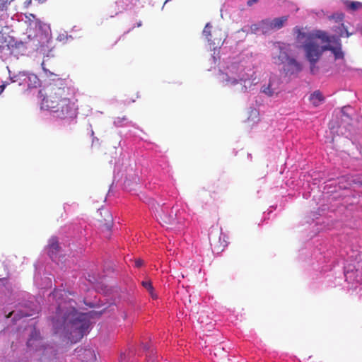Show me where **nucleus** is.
Listing matches in <instances>:
<instances>
[{"mask_svg":"<svg viewBox=\"0 0 362 362\" xmlns=\"http://www.w3.org/2000/svg\"><path fill=\"white\" fill-rule=\"evenodd\" d=\"M324 49L325 51H331L333 53L336 60L342 59L344 57V54L341 49V43L339 37L335 39L332 43L324 45Z\"/></svg>","mask_w":362,"mask_h":362,"instance_id":"nucleus-11","label":"nucleus"},{"mask_svg":"<svg viewBox=\"0 0 362 362\" xmlns=\"http://www.w3.org/2000/svg\"><path fill=\"white\" fill-rule=\"evenodd\" d=\"M25 76V74H23ZM27 77V84L28 88H36L40 84V81L37 76V75L34 74H30L26 75Z\"/></svg>","mask_w":362,"mask_h":362,"instance_id":"nucleus-20","label":"nucleus"},{"mask_svg":"<svg viewBox=\"0 0 362 362\" xmlns=\"http://www.w3.org/2000/svg\"><path fill=\"white\" fill-rule=\"evenodd\" d=\"M126 119H127L126 117H116V118L115 119V120H114V123H115V124H116V125H118V126H119V125H120V124H121V123L122 122V121L126 120Z\"/></svg>","mask_w":362,"mask_h":362,"instance_id":"nucleus-31","label":"nucleus"},{"mask_svg":"<svg viewBox=\"0 0 362 362\" xmlns=\"http://www.w3.org/2000/svg\"><path fill=\"white\" fill-rule=\"evenodd\" d=\"M5 88H6V85L5 84H3V85L0 86V95L4 90Z\"/></svg>","mask_w":362,"mask_h":362,"instance_id":"nucleus-36","label":"nucleus"},{"mask_svg":"<svg viewBox=\"0 0 362 362\" xmlns=\"http://www.w3.org/2000/svg\"><path fill=\"white\" fill-rule=\"evenodd\" d=\"M143 264H144V261H143L142 259H136V260L135 261V266H136V267H141V266L143 265Z\"/></svg>","mask_w":362,"mask_h":362,"instance_id":"nucleus-33","label":"nucleus"},{"mask_svg":"<svg viewBox=\"0 0 362 362\" xmlns=\"http://www.w3.org/2000/svg\"><path fill=\"white\" fill-rule=\"evenodd\" d=\"M221 81L227 86L240 84L241 91L244 93L258 83L255 72L252 74H247L242 66L236 64H232L228 68V72L221 74Z\"/></svg>","mask_w":362,"mask_h":362,"instance_id":"nucleus-2","label":"nucleus"},{"mask_svg":"<svg viewBox=\"0 0 362 362\" xmlns=\"http://www.w3.org/2000/svg\"><path fill=\"white\" fill-rule=\"evenodd\" d=\"M345 278L350 283L362 284V270H347L345 272Z\"/></svg>","mask_w":362,"mask_h":362,"instance_id":"nucleus-15","label":"nucleus"},{"mask_svg":"<svg viewBox=\"0 0 362 362\" xmlns=\"http://www.w3.org/2000/svg\"><path fill=\"white\" fill-rule=\"evenodd\" d=\"M293 30L296 34V40L298 42H301L303 39H306V42H308V37L312 36L310 34L308 35L303 32L301 29L298 27H295Z\"/></svg>","mask_w":362,"mask_h":362,"instance_id":"nucleus-22","label":"nucleus"},{"mask_svg":"<svg viewBox=\"0 0 362 362\" xmlns=\"http://www.w3.org/2000/svg\"><path fill=\"white\" fill-rule=\"evenodd\" d=\"M262 91L267 95L271 97L277 95L279 90V88L275 86V81L270 79L267 86L264 85L262 86Z\"/></svg>","mask_w":362,"mask_h":362,"instance_id":"nucleus-17","label":"nucleus"},{"mask_svg":"<svg viewBox=\"0 0 362 362\" xmlns=\"http://www.w3.org/2000/svg\"><path fill=\"white\" fill-rule=\"evenodd\" d=\"M158 213L160 220L164 226H172L179 223L176 218V211L173 209L169 210L167 207H162Z\"/></svg>","mask_w":362,"mask_h":362,"instance_id":"nucleus-8","label":"nucleus"},{"mask_svg":"<svg viewBox=\"0 0 362 362\" xmlns=\"http://www.w3.org/2000/svg\"><path fill=\"white\" fill-rule=\"evenodd\" d=\"M62 291H54V292L52 293V295L54 296V297H59L61 296H62Z\"/></svg>","mask_w":362,"mask_h":362,"instance_id":"nucleus-32","label":"nucleus"},{"mask_svg":"<svg viewBox=\"0 0 362 362\" xmlns=\"http://www.w3.org/2000/svg\"><path fill=\"white\" fill-rule=\"evenodd\" d=\"M346 6L348 9L353 11L362 8V3L359 1H346Z\"/></svg>","mask_w":362,"mask_h":362,"instance_id":"nucleus-25","label":"nucleus"},{"mask_svg":"<svg viewBox=\"0 0 362 362\" xmlns=\"http://www.w3.org/2000/svg\"><path fill=\"white\" fill-rule=\"evenodd\" d=\"M302 70L301 64L295 59H289L284 66V71L287 75H293Z\"/></svg>","mask_w":362,"mask_h":362,"instance_id":"nucleus-13","label":"nucleus"},{"mask_svg":"<svg viewBox=\"0 0 362 362\" xmlns=\"http://www.w3.org/2000/svg\"><path fill=\"white\" fill-rule=\"evenodd\" d=\"M257 2H258V0H249L247 2V6H251L252 5H253L254 4H255Z\"/></svg>","mask_w":362,"mask_h":362,"instance_id":"nucleus-35","label":"nucleus"},{"mask_svg":"<svg viewBox=\"0 0 362 362\" xmlns=\"http://www.w3.org/2000/svg\"><path fill=\"white\" fill-rule=\"evenodd\" d=\"M57 353L53 347H44L42 361L50 360L56 358Z\"/></svg>","mask_w":362,"mask_h":362,"instance_id":"nucleus-19","label":"nucleus"},{"mask_svg":"<svg viewBox=\"0 0 362 362\" xmlns=\"http://www.w3.org/2000/svg\"><path fill=\"white\" fill-rule=\"evenodd\" d=\"M263 25H262V21H259L258 23H255L251 25L250 26V30L252 33H257V32L261 30L263 33Z\"/></svg>","mask_w":362,"mask_h":362,"instance_id":"nucleus-26","label":"nucleus"},{"mask_svg":"<svg viewBox=\"0 0 362 362\" xmlns=\"http://www.w3.org/2000/svg\"><path fill=\"white\" fill-rule=\"evenodd\" d=\"M14 0H0V11H6L8 6L13 2Z\"/></svg>","mask_w":362,"mask_h":362,"instance_id":"nucleus-27","label":"nucleus"},{"mask_svg":"<svg viewBox=\"0 0 362 362\" xmlns=\"http://www.w3.org/2000/svg\"><path fill=\"white\" fill-rule=\"evenodd\" d=\"M324 97L320 91L316 90L310 96V101L312 104L317 107L324 100Z\"/></svg>","mask_w":362,"mask_h":362,"instance_id":"nucleus-21","label":"nucleus"},{"mask_svg":"<svg viewBox=\"0 0 362 362\" xmlns=\"http://www.w3.org/2000/svg\"><path fill=\"white\" fill-rule=\"evenodd\" d=\"M305 55L310 64H316L322 57L325 49L324 45L320 46L318 41H317L313 36L308 38L303 46Z\"/></svg>","mask_w":362,"mask_h":362,"instance_id":"nucleus-6","label":"nucleus"},{"mask_svg":"<svg viewBox=\"0 0 362 362\" xmlns=\"http://www.w3.org/2000/svg\"><path fill=\"white\" fill-rule=\"evenodd\" d=\"M342 30H341L339 33V37H344V35L346 37H349L352 35V33H349L348 30L344 27V24H341Z\"/></svg>","mask_w":362,"mask_h":362,"instance_id":"nucleus-30","label":"nucleus"},{"mask_svg":"<svg viewBox=\"0 0 362 362\" xmlns=\"http://www.w3.org/2000/svg\"><path fill=\"white\" fill-rule=\"evenodd\" d=\"M48 249V255L49 256L53 259L55 257L59 251L60 247L59 245L58 239L56 237H52L47 245Z\"/></svg>","mask_w":362,"mask_h":362,"instance_id":"nucleus-16","label":"nucleus"},{"mask_svg":"<svg viewBox=\"0 0 362 362\" xmlns=\"http://www.w3.org/2000/svg\"><path fill=\"white\" fill-rule=\"evenodd\" d=\"M144 349H148V347L147 346V345H144Z\"/></svg>","mask_w":362,"mask_h":362,"instance_id":"nucleus-37","label":"nucleus"},{"mask_svg":"<svg viewBox=\"0 0 362 362\" xmlns=\"http://www.w3.org/2000/svg\"><path fill=\"white\" fill-rule=\"evenodd\" d=\"M134 352L129 350L127 353L122 354L119 362H134Z\"/></svg>","mask_w":362,"mask_h":362,"instance_id":"nucleus-24","label":"nucleus"},{"mask_svg":"<svg viewBox=\"0 0 362 362\" xmlns=\"http://www.w3.org/2000/svg\"><path fill=\"white\" fill-rule=\"evenodd\" d=\"M99 214L100 218L98 221L100 226L107 230H110L112 226L113 218L110 211L105 209H99Z\"/></svg>","mask_w":362,"mask_h":362,"instance_id":"nucleus-12","label":"nucleus"},{"mask_svg":"<svg viewBox=\"0 0 362 362\" xmlns=\"http://www.w3.org/2000/svg\"><path fill=\"white\" fill-rule=\"evenodd\" d=\"M146 362H158L157 359L156 358L153 351H151L146 356Z\"/></svg>","mask_w":362,"mask_h":362,"instance_id":"nucleus-29","label":"nucleus"},{"mask_svg":"<svg viewBox=\"0 0 362 362\" xmlns=\"http://www.w3.org/2000/svg\"><path fill=\"white\" fill-rule=\"evenodd\" d=\"M141 284L149 292L152 298H157V295L154 293L153 287L151 281H143Z\"/></svg>","mask_w":362,"mask_h":362,"instance_id":"nucleus-23","label":"nucleus"},{"mask_svg":"<svg viewBox=\"0 0 362 362\" xmlns=\"http://www.w3.org/2000/svg\"><path fill=\"white\" fill-rule=\"evenodd\" d=\"M78 110L77 100L69 98L67 100H64L63 103L59 104L49 111L56 118L71 122L76 119L78 113Z\"/></svg>","mask_w":362,"mask_h":362,"instance_id":"nucleus-4","label":"nucleus"},{"mask_svg":"<svg viewBox=\"0 0 362 362\" xmlns=\"http://www.w3.org/2000/svg\"><path fill=\"white\" fill-rule=\"evenodd\" d=\"M288 19V16H284L275 18L273 20L264 19L262 20L263 27V34H267L272 30H279L284 26Z\"/></svg>","mask_w":362,"mask_h":362,"instance_id":"nucleus-7","label":"nucleus"},{"mask_svg":"<svg viewBox=\"0 0 362 362\" xmlns=\"http://www.w3.org/2000/svg\"><path fill=\"white\" fill-rule=\"evenodd\" d=\"M317 41V40H321L322 42H326L327 44L332 43L335 39L338 37L337 36H329L325 32L323 31H317L315 35H311Z\"/></svg>","mask_w":362,"mask_h":362,"instance_id":"nucleus-18","label":"nucleus"},{"mask_svg":"<svg viewBox=\"0 0 362 362\" xmlns=\"http://www.w3.org/2000/svg\"><path fill=\"white\" fill-rule=\"evenodd\" d=\"M70 95L69 88L62 83L50 84L42 100L41 107L49 111L59 104L63 103L64 100L71 98Z\"/></svg>","mask_w":362,"mask_h":362,"instance_id":"nucleus-3","label":"nucleus"},{"mask_svg":"<svg viewBox=\"0 0 362 362\" xmlns=\"http://www.w3.org/2000/svg\"><path fill=\"white\" fill-rule=\"evenodd\" d=\"M317 68L315 66V64H310V71L312 74H315Z\"/></svg>","mask_w":362,"mask_h":362,"instance_id":"nucleus-34","label":"nucleus"},{"mask_svg":"<svg viewBox=\"0 0 362 362\" xmlns=\"http://www.w3.org/2000/svg\"><path fill=\"white\" fill-rule=\"evenodd\" d=\"M203 35L214 50L221 47L227 37L226 33L218 25H213L211 23L206 24L203 30Z\"/></svg>","mask_w":362,"mask_h":362,"instance_id":"nucleus-5","label":"nucleus"},{"mask_svg":"<svg viewBox=\"0 0 362 362\" xmlns=\"http://www.w3.org/2000/svg\"><path fill=\"white\" fill-rule=\"evenodd\" d=\"M28 347L35 350H40L38 347H44L42 344V339L40 334L36 330H34L27 341Z\"/></svg>","mask_w":362,"mask_h":362,"instance_id":"nucleus-14","label":"nucleus"},{"mask_svg":"<svg viewBox=\"0 0 362 362\" xmlns=\"http://www.w3.org/2000/svg\"><path fill=\"white\" fill-rule=\"evenodd\" d=\"M6 46H8L7 37L4 33L0 32V49L4 48Z\"/></svg>","mask_w":362,"mask_h":362,"instance_id":"nucleus-28","label":"nucleus"},{"mask_svg":"<svg viewBox=\"0 0 362 362\" xmlns=\"http://www.w3.org/2000/svg\"><path fill=\"white\" fill-rule=\"evenodd\" d=\"M70 300L59 303L56 312V318L53 321L55 334L67 339L71 344L78 342L87 334L90 327V317L86 313H78Z\"/></svg>","mask_w":362,"mask_h":362,"instance_id":"nucleus-1","label":"nucleus"},{"mask_svg":"<svg viewBox=\"0 0 362 362\" xmlns=\"http://www.w3.org/2000/svg\"><path fill=\"white\" fill-rule=\"evenodd\" d=\"M75 352L83 362H97L96 354L92 349L77 348Z\"/></svg>","mask_w":362,"mask_h":362,"instance_id":"nucleus-10","label":"nucleus"},{"mask_svg":"<svg viewBox=\"0 0 362 362\" xmlns=\"http://www.w3.org/2000/svg\"><path fill=\"white\" fill-rule=\"evenodd\" d=\"M289 45L281 42H276L274 47L278 49L279 54L276 56L273 57L274 62L276 64H281L287 62L289 59L288 52Z\"/></svg>","mask_w":362,"mask_h":362,"instance_id":"nucleus-9","label":"nucleus"}]
</instances>
